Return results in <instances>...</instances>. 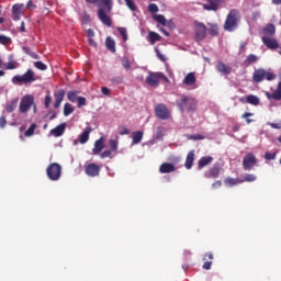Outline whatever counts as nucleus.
<instances>
[{"instance_id":"nucleus-20","label":"nucleus","mask_w":281,"mask_h":281,"mask_svg":"<svg viewBox=\"0 0 281 281\" xmlns=\"http://www.w3.org/2000/svg\"><path fill=\"white\" fill-rule=\"evenodd\" d=\"M216 69L217 71H220V74H223L224 76L232 74V67H229L223 61H218Z\"/></svg>"},{"instance_id":"nucleus-12","label":"nucleus","mask_w":281,"mask_h":281,"mask_svg":"<svg viewBox=\"0 0 281 281\" xmlns=\"http://www.w3.org/2000/svg\"><path fill=\"white\" fill-rule=\"evenodd\" d=\"M2 68L7 69V71H10L12 69H19V64L16 63L13 54L8 56V63H4Z\"/></svg>"},{"instance_id":"nucleus-26","label":"nucleus","mask_w":281,"mask_h":281,"mask_svg":"<svg viewBox=\"0 0 281 281\" xmlns=\"http://www.w3.org/2000/svg\"><path fill=\"white\" fill-rule=\"evenodd\" d=\"M16 104H19V99H13L5 105L7 113H12L16 109Z\"/></svg>"},{"instance_id":"nucleus-54","label":"nucleus","mask_w":281,"mask_h":281,"mask_svg":"<svg viewBox=\"0 0 281 281\" xmlns=\"http://www.w3.org/2000/svg\"><path fill=\"white\" fill-rule=\"evenodd\" d=\"M44 104H45L46 109H49V104H52V95L47 94L45 97Z\"/></svg>"},{"instance_id":"nucleus-58","label":"nucleus","mask_w":281,"mask_h":281,"mask_svg":"<svg viewBox=\"0 0 281 281\" xmlns=\"http://www.w3.org/2000/svg\"><path fill=\"white\" fill-rule=\"evenodd\" d=\"M203 269H205L206 271H210V269H212V261H206L203 263Z\"/></svg>"},{"instance_id":"nucleus-13","label":"nucleus","mask_w":281,"mask_h":281,"mask_svg":"<svg viewBox=\"0 0 281 281\" xmlns=\"http://www.w3.org/2000/svg\"><path fill=\"white\" fill-rule=\"evenodd\" d=\"M183 85H186V87H191V89H196V76L194 72H189L184 77Z\"/></svg>"},{"instance_id":"nucleus-11","label":"nucleus","mask_w":281,"mask_h":281,"mask_svg":"<svg viewBox=\"0 0 281 281\" xmlns=\"http://www.w3.org/2000/svg\"><path fill=\"white\" fill-rule=\"evenodd\" d=\"M205 34H207V27L203 23L195 24V41L199 43L205 38Z\"/></svg>"},{"instance_id":"nucleus-46","label":"nucleus","mask_w":281,"mask_h":281,"mask_svg":"<svg viewBox=\"0 0 281 281\" xmlns=\"http://www.w3.org/2000/svg\"><path fill=\"white\" fill-rule=\"evenodd\" d=\"M21 10H23V4H14L12 7V14H21Z\"/></svg>"},{"instance_id":"nucleus-4","label":"nucleus","mask_w":281,"mask_h":281,"mask_svg":"<svg viewBox=\"0 0 281 281\" xmlns=\"http://www.w3.org/2000/svg\"><path fill=\"white\" fill-rule=\"evenodd\" d=\"M176 104L180 111H194L196 109V100L192 97L182 95L177 99Z\"/></svg>"},{"instance_id":"nucleus-24","label":"nucleus","mask_w":281,"mask_h":281,"mask_svg":"<svg viewBox=\"0 0 281 281\" xmlns=\"http://www.w3.org/2000/svg\"><path fill=\"white\" fill-rule=\"evenodd\" d=\"M194 164V150L189 151L187 159H186V168L187 170H190Z\"/></svg>"},{"instance_id":"nucleus-44","label":"nucleus","mask_w":281,"mask_h":281,"mask_svg":"<svg viewBox=\"0 0 281 281\" xmlns=\"http://www.w3.org/2000/svg\"><path fill=\"white\" fill-rule=\"evenodd\" d=\"M166 135V128L158 127L156 132V139H161Z\"/></svg>"},{"instance_id":"nucleus-53","label":"nucleus","mask_w":281,"mask_h":281,"mask_svg":"<svg viewBox=\"0 0 281 281\" xmlns=\"http://www.w3.org/2000/svg\"><path fill=\"white\" fill-rule=\"evenodd\" d=\"M265 159H267L268 161H273V159H276V153H269L267 151L265 154Z\"/></svg>"},{"instance_id":"nucleus-1","label":"nucleus","mask_w":281,"mask_h":281,"mask_svg":"<svg viewBox=\"0 0 281 281\" xmlns=\"http://www.w3.org/2000/svg\"><path fill=\"white\" fill-rule=\"evenodd\" d=\"M88 3H98L99 5V12L98 16L100 21L104 24L108 25V27H111V18L108 15L109 12H111V0H86Z\"/></svg>"},{"instance_id":"nucleus-7","label":"nucleus","mask_w":281,"mask_h":281,"mask_svg":"<svg viewBox=\"0 0 281 281\" xmlns=\"http://www.w3.org/2000/svg\"><path fill=\"white\" fill-rule=\"evenodd\" d=\"M63 172V167H60L57 162H53L48 166L46 173L50 181H58L60 179V175Z\"/></svg>"},{"instance_id":"nucleus-16","label":"nucleus","mask_w":281,"mask_h":281,"mask_svg":"<svg viewBox=\"0 0 281 281\" xmlns=\"http://www.w3.org/2000/svg\"><path fill=\"white\" fill-rule=\"evenodd\" d=\"M268 100H281V82L278 83L277 89L271 92H266Z\"/></svg>"},{"instance_id":"nucleus-56","label":"nucleus","mask_w":281,"mask_h":281,"mask_svg":"<svg viewBox=\"0 0 281 281\" xmlns=\"http://www.w3.org/2000/svg\"><path fill=\"white\" fill-rule=\"evenodd\" d=\"M247 63H256L258 60V57L256 55H249L246 58Z\"/></svg>"},{"instance_id":"nucleus-18","label":"nucleus","mask_w":281,"mask_h":281,"mask_svg":"<svg viewBox=\"0 0 281 281\" xmlns=\"http://www.w3.org/2000/svg\"><path fill=\"white\" fill-rule=\"evenodd\" d=\"M262 43L268 46L269 49H278V41L272 38L271 36H262Z\"/></svg>"},{"instance_id":"nucleus-61","label":"nucleus","mask_w":281,"mask_h":281,"mask_svg":"<svg viewBox=\"0 0 281 281\" xmlns=\"http://www.w3.org/2000/svg\"><path fill=\"white\" fill-rule=\"evenodd\" d=\"M269 126H271V128H281V121L278 123H269Z\"/></svg>"},{"instance_id":"nucleus-40","label":"nucleus","mask_w":281,"mask_h":281,"mask_svg":"<svg viewBox=\"0 0 281 281\" xmlns=\"http://www.w3.org/2000/svg\"><path fill=\"white\" fill-rule=\"evenodd\" d=\"M55 100H57L58 102H63V100H65V90H59L57 92H55Z\"/></svg>"},{"instance_id":"nucleus-14","label":"nucleus","mask_w":281,"mask_h":281,"mask_svg":"<svg viewBox=\"0 0 281 281\" xmlns=\"http://www.w3.org/2000/svg\"><path fill=\"white\" fill-rule=\"evenodd\" d=\"M86 175H88V177H98L100 175V166L97 164H89L86 167Z\"/></svg>"},{"instance_id":"nucleus-52","label":"nucleus","mask_w":281,"mask_h":281,"mask_svg":"<svg viewBox=\"0 0 281 281\" xmlns=\"http://www.w3.org/2000/svg\"><path fill=\"white\" fill-rule=\"evenodd\" d=\"M122 65H123L124 69H126L127 71L131 69V61L128 60V58L124 57L122 59Z\"/></svg>"},{"instance_id":"nucleus-19","label":"nucleus","mask_w":281,"mask_h":281,"mask_svg":"<svg viewBox=\"0 0 281 281\" xmlns=\"http://www.w3.org/2000/svg\"><path fill=\"white\" fill-rule=\"evenodd\" d=\"M212 161H214V158L212 156H204L200 158V160L198 161V169L203 170V168H205V166H210Z\"/></svg>"},{"instance_id":"nucleus-55","label":"nucleus","mask_w":281,"mask_h":281,"mask_svg":"<svg viewBox=\"0 0 281 281\" xmlns=\"http://www.w3.org/2000/svg\"><path fill=\"white\" fill-rule=\"evenodd\" d=\"M112 150H104L103 153H101L100 157L101 159H106L108 157H111Z\"/></svg>"},{"instance_id":"nucleus-45","label":"nucleus","mask_w":281,"mask_h":281,"mask_svg":"<svg viewBox=\"0 0 281 281\" xmlns=\"http://www.w3.org/2000/svg\"><path fill=\"white\" fill-rule=\"evenodd\" d=\"M254 113H250V112H245L241 117L243 120H246V123L247 124H251V122H254L249 117H252Z\"/></svg>"},{"instance_id":"nucleus-2","label":"nucleus","mask_w":281,"mask_h":281,"mask_svg":"<svg viewBox=\"0 0 281 281\" xmlns=\"http://www.w3.org/2000/svg\"><path fill=\"white\" fill-rule=\"evenodd\" d=\"M38 80V76L32 69H27L23 75H15L12 77L11 82L13 85H32V82H36Z\"/></svg>"},{"instance_id":"nucleus-10","label":"nucleus","mask_w":281,"mask_h":281,"mask_svg":"<svg viewBox=\"0 0 281 281\" xmlns=\"http://www.w3.org/2000/svg\"><path fill=\"white\" fill-rule=\"evenodd\" d=\"M256 164H258V160L251 153L247 154L243 159V166L245 170H251Z\"/></svg>"},{"instance_id":"nucleus-38","label":"nucleus","mask_w":281,"mask_h":281,"mask_svg":"<svg viewBox=\"0 0 281 281\" xmlns=\"http://www.w3.org/2000/svg\"><path fill=\"white\" fill-rule=\"evenodd\" d=\"M218 175H221V168L215 166L210 170V177H212L213 179H216Z\"/></svg>"},{"instance_id":"nucleus-43","label":"nucleus","mask_w":281,"mask_h":281,"mask_svg":"<svg viewBox=\"0 0 281 281\" xmlns=\"http://www.w3.org/2000/svg\"><path fill=\"white\" fill-rule=\"evenodd\" d=\"M204 10H213L214 12H216V10H218V3L210 2V4L204 5Z\"/></svg>"},{"instance_id":"nucleus-8","label":"nucleus","mask_w":281,"mask_h":281,"mask_svg":"<svg viewBox=\"0 0 281 281\" xmlns=\"http://www.w3.org/2000/svg\"><path fill=\"white\" fill-rule=\"evenodd\" d=\"M34 106V97L26 94L21 99L20 113H27Z\"/></svg>"},{"instance_id":"nucleus-48","label":"nucleus","mask_w":281,"mask_h":281,"mask_svg":"<svg viewBox=\"0 0 281 281\" xmlns=\"http://www.w3.org/2000/svg\"><path fill=\"white\" fill-rule=\"evenodd\" d=\"M125 3L127 5V8H130L132 10V12H135V10H137V7L135 5V1H133V0H125Z\"/></svg>"},{"instance_id":"nucleus-57","label":"nucleus","mask_w":281,"mask_h":281,"mask_svg":"<svg viewBox=\"0 0 281 281\" xmlns=\"http://www.w3.org/2000/svg\"><path fill=\"white\" fill-rule=\"evenodd\" d=\"M86 34L88 38H93V36H95V33L91 29L87 30Z\"/></svg>"},{"instance_id":"nucleus-28","label":"nucleus","mask_w":281,"mask_h":281,"mask_svg":"<svg viewBox=\"0 0 281 281\" xmlns=\"http://www.w3.org/2000/svg\"><path fill=\"white\" fill-rule=\"evenodd\" d=\"M109 146L112 153H117V149L120 148V140L116 137L115 139L111 138L109 140Z\"/></svg>"},{"instance_id":"nucleus-62","label":"nucleus","mask_w":281,"mask_h":281,"mask_svg":"<svg viewBox=\"0 0 281 281\" xmlns=\"http://www.w3.org/2000/svg\"><path fill=\"white\" fill-rule=\"evenodd\" d=\"M101 92L103 93V95H110L111 90H109V88H106V87H102Z\"/></svg>"},{"instance_id":"nucleus-17","label":"nucleus","mask_w":281,"mask_h":281,"mask_svg":"<svg viewBox=\"0 0 281 281\" xmlns=\"http://www.w3.org/2000/svg\"><path fill=\"white\" fill-rule=\"evenodd\" d=\"M104 150V137H100L99 139L95 140L94 147L92 149V155H99Z\"/></svg>"},{"instance_id":"nucleus-5","label":"nucleus","mask_w":281,"mask_h":281,"mask_svg":"<svg viewBox=\"0 0 281 281\" xmlns=\"http://www.w3.org/2000/svg\"><path fill=\"white\" fill-rule=\"evenodd\" d=\"M161 80L168 81V77H166L164 72L149 71L145 82L149 85V87H159V82H161Z\"/></svg>"},{"instance_id":"nucleus-3","label":"nucleus","mask_w":281,"mask_h":281,"mask_svg":"<svg viewBox=\"0 0 281 281\" xmlns=\"http://www.w3.org/2000/svg\"><path fill=\"white\" fill-rule=\"evenodd\" d=\"M238 21H240V14L237 10H232L226 18L224 29L227 32H234L238 27Z\"/></svg>"},{"instance_id":"nucleus-64","label":"nucleus","mask_w":281,"mask_h":281,"mask_svg":"<svg viewBox=\"0 0 281 281\" xmlns=\"http://www.w3.org/2000/svg\"><path fill=\"white\" fill-rule=\"evenodd\" d=\"M26 8L32 9V8H35L34 7V2H32V0H30L27 3H26Z\"/></svg>"},{"instance_id":"nucleus-22","label":"nucleus","mask_w":281,"mask_h":281,"mask_svg":"<svg viewBox=\"0 0 281 281\" xmlns=\"http://www.w3.org/2000/svg\"><path fill=\"white\" fill-rule=\"evenodd\" d=\"M159 170L162 175H166L168 172H175V165L170 162H165L160 166Z\"/></svg>"},{"instance_id":"nucleus-34","label":"nucleus","mask_w":281,"mask_h":281,"mask_svg":"<svg viewBox=\"0 0 281 281\" xmlns=\"http://www.w3.org/2000/svg\"><path fill=\"white\" fill-rule=\"evenodd\" d=\"M37 125L36 123L31 124V126L27 128V131L24 133L25 137H32L34 135V131H36Z\"/></svg>"},{"instance_id":"nucleus-21","label":"nucleus","mask_w":281,"mask_h":281,"mask_svg":"<svg viewBox=\"0 0 281 281\" xmlns=\"http://www.w3.org/2000/svg\"><path fill=\"white\" fill-rule=\"evenodd\" d=\"M89 135H91V127H87L80 135L79 142L80 144H87L89 142Z\"/></svg>"},{"instance_id":"nucleus-51","label":"nucleus","mask_w":281,"mask_h":281,"mask_svg":"<svg viewBox=\"0 0 281 281\" xmlns=\"http://www.w3.org/2000/svg\"><path fill=\"white\" fill-rule=\"evenodd\" d=\"M244 181H247V182L256 181V175H251V173L245 175L243 183H244Z\"/></svg>"},{"instance_id":"nucleus-35","label":"nucleus","mask_w":281,"mask_h":281,"mask_svg":"<svg viewBox=\"0 0 281 281\" xmlns=\"http://www.w3.org/2000/svg\"><path fill=\"white\" fill-rule=\"evenodd\" d=\"M226 186H238V183H243L240 179L227 178L225 180Z\"/></svg>"},{"instance_id":"nucleus-60","label":"nucleus","mask_w":281,"mask_h":281,"mask_svg":"<svg viewBox=\"0 0 281 281\" xmlns=\"http://www.w3.org/2000/svg\"><path fill=\"white\" fill-rule=\"evenodd\" d=\"M5 124H7L5 116H1L0 117V128H5Z\"/></svg>"},{"instance_id":"nucleus-41","label":"nucleus","mask_w":281,"mask_h":281,"mask_svg":"<svg viewBox=\"0 0 281 281\" xmlns=\"http://www.w3.org/2000/svg\"><path fill=\"white\" fill-rule=\"evenodd\" d=\"M148 12H150L153 15L157 14V12H159V7L156 3H150L148 5Z\"/></svg>"},{"instance_id":"nucleus-50","label":"nucleus","mask_w":281,"mask_h":281,"mask_svg":"<svg viewBox=\"0 0 281 281\" xmlns=\"http://www.w3.org/2000/svg\"><path fill=\"white\" fill-rule=\"evenodd\" d=\"M131 131L126 126L119 127V135H130Z\"/></svg>"},{"instance_id":"nucleus-59","label":"nucleus","mask_w":281,"mask_h":281,"mask_svg":"<svg viewBox=\"0 0 281 281\" xmlns=\"http://www.w3.org/2000/svg\"><path fill=\"white\" fill-rule=\"evenodd\" d=\"M88 43L91 47H98V43L93 40V37H88Z\"/></svg>"},{"instance_id":"nucleus-15","label":"nucleus","mask_w":281,"mask_h":281,"mask_svg":"<svg viewBox=\"0 0 281 281\" xmlns=\"http://www.w3.org/2000/svg\"><path fill=\"white\" fill-rule=\"evenodd\" d=\"M239 102H243V103L247 102V104H252V106H258V104H260V98L254 94H249L246 98H240Z\"/></svg>"},{"instance_id":"nucleus-6","label":"nucleus","mask_w":281,"mask_h":281,"mask_svg":"<svg viewBox=\"0 0 281 281\" xmlns=\"http://www.w3.org/2000/svg\"><path fill=\"white\" fill-rule=\"evenodd\" d=\"M252 80L254 82H262V80L271 81V80H276V75L265 69H258L254 72Z\"/></svg>"},{"instance_id":"nucleus-37","label":"nucleus","mask_w":281,"mask_h":281,"mask_svg":"<svg viewBox=\"0 0 281 281\" xmlns=\"http://www.w3.org/2000/svg\"><path fill=\"white\" fill-rule=\"evenodd\" d=\"M154 21H157V23H160L161 25H166V18L161 14H154L153 15Z\"/></svg>"},{"instance_id":"nucleus-39","label":"nucleus","mask_w":281,"mask_h":281,"mask_svg":"<svg viewBox=\"0 0 281 281\" xmlns=\"http://www.w3.org/2000/svg\"><path fill=\"white\" fill-rule=\"evenodd\" d=\"M22 52H24V54H27V56H31V58H38V55L32 52L27 46L22 47Z\"/></svg>"},{"instance_id":"nucleus-33","label":"nucleus","mask_w":281,"mask_h":281,"mask_svg":"<svg viewBox=\"0 0 281 281\" xmlns=\"http://www.w3.org/2000/svg\"><path fill=\"white\" fill-rule=\"evenodd\" d=\"M209 33L211 34V36H217L218 25L217 24H209Z\"/></svg>"},{"instance_id":"nucleus-29","label":"nucleus","mask_w":281,"mask_h":281,"mask_svg":"<svg viewBox=\"0 0 281 281\" xmlns=\"http://www.w3.org/2000/svg\"><path fill=\"white\" fill-rule=\"evenodd\" d=\"M276 34V26H273V24H268L265 29H263V36H273Z\"/></svg>"},{"instance_id":"nucleus-25","label":"nucleus","mask_w":281,"mask_h":281,"mask_svg":"<svg viewBox=\"0 0 281 281\" xmlns=\"http://www.w3.org/2000/svg\"><path fill=\"white\" fill-rule=\"evenodd\" d=\"M133 144H139L144 139V132L137 131L132 134Z\"/></svg>"},{"instance_id":"nucleus-23","label":"nucleus","mask_w":281,"mask_h":281,"mask_svg":"<svg viewBox=\"0 0 281 281\" xmlns=\"http://www.w3.org/2000/svg\"><path fill=\"white\" fill-rule=\"evenodd\" d=\"M64 133H65V124H60L50 131V135H53V137H60L64 135Z\"/></svg>"},{"instance_id":"nucleus-31","label":"nucleus","mask_w":281,"mask_h":281,"mask_svg":"<svg viewBox=\"0 0 281 281\" xmlns=\"http://www.w3.org/2000/svg\"><path fill=\"white\" fill-rule=\"evenodd\" d=\"M67 98H68L69 102L75 103V102H78V99H79L80 97H78V91H69V92L67 93Z\"/></svg>"},{"instance_id":"nucleus-49","label":"nucleus","mask_w":281,"mask_h":281,"mask_svg":"<svg viewBox=\"0 0 281 281\" xmlns=\"http://www.w3.org/2000/svg\"><path fill=\"white\" fill-rule=\"evenodd\" d=\"M34 67H36V69H40L41 71H45V69H47V66L43 64V61H35Z\"/></svg>"},{"instance_id":"nucleus-47","label":"nucleus","mask_w":281,"mask_h":281,"mask_svg":"<svg viewBox=\"0 0 281 281\" xmlns=\"http://www.w3.org/2000/svg\"><path fill=\"white\" fill-rule=\"evenodd\" d=\"M119 32H120L123 41L126 43L128 41V34L126 33V29L119 27Z\"/></svg>"},{"instance_id":"nucleus-27","label":"nucleus","mask_w":281,"mask_h":281,"mask_svg":"<svg viewBox=\"0 0 281 281\" xmlns=\"http://www.w3.org/2000/svg\"><path fill=\"white\" fill-rule=\"evenodd\" d=\"M148 41H149L150 45H155V43H157V41H161V35L151 31L148 33Z\"/></svg>"},{"instance_id":"nucleus-63","label":"nucleus","mask_w":281,"mask_h":281,"mask_svg":"<svg viewBox=\"0 0 281 281\" xmlns=\"http://www.w3.org/2000/svg\"><path fill=\"white\" fill-rule=\"evenodd\" d=\"M156 53H157V56L160 60H166V57L164 55H161V53H159V49L156 48Z\"/></svg>"},{"instance_id":"nucleus-30","label":"nucleus","mask_w":281,"mask_h":281,"mask_svg":"<svg viewBox=\"0 0 281 281\" xmlns=\"http://www.w3.org/2000/svg\"><path fill=\"white\" fill-rule=\"evenodd\" d=\"M105 47L112 52L113 54H115V41L111 37H106L105 40Z\"/></svg>"},{"instance_id":"nucleus-32","label":"nucleus","mask_w":281,"mask_h":281,"mask_svg":"<svg viewBox=\"0 0 281 281\" xmlns=\"http://www.w3.org/2000/svg\"><path fill=\"white\" fill-rule=\"evenodd\" d=\"M75 109L74 105H71V103H66L64 105V115L65 117H68V115H71V113H74Z\"/></svg>"},{"instance_id":"nucleus-36","label":"nucleus","mask_w":281,"mask_h":281,"mask_svg":"<svg viewBox=\"0 0 281 281\" xmlns=\"http://www.w3.org/2000/svg\"><path fill=\"white\" fill-rule=\"evenodd\" d=\"M0 45H12V38L5 35H0Z\"/></svg>"},{"instance_id":"nucleus-42","label":"nucleus","mask_w":281,"mask_h":281,"mask_svg":"<svg viewBox=\"0 0 281 281\" xmlns=\"http://www.w3.org/2000/svg\"><path fill=\"white\" fill-rule=\"evenodd\" d=\"M77 106L78 109H82V106H87V98L79 97L77 100Z\"/></svg>"},{"instance_id":"nucleus-9","label":"nucleus","mask_w":281,"mask_h":281,"mask_svg":"<svg viewBox=\"0 0 281 281\" xmlns=\"http://www.w3.org/2000/svg\"><path fill=\"white\" fill-rule=\"evenodd\" d=\"M155 113L159 120H170V110L162 103H158L155 106Z\"/></svg>"}]
</instances>
